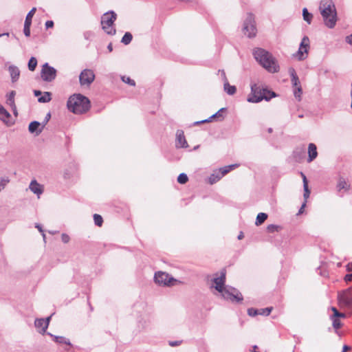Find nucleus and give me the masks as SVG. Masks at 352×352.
<instances>
[{"label": "nucleus", "instance_id": "obj_51", "mask_svg": "<svg viewBox=\"0 0 352 352\" xmlns=\"http://www.w3.org/2000/svg\"><path fill=\"white\" fill-rule=\"evenodd\" d=\"M54 26V22L52 21H47L45 22V28L47 29L51 28Z\"/></svg>", "mask_w": 352, "mask_h": 352}, {"label": "nucleus", "instance_id": "obj_1", "mask_svg": "<svg viewBox=\"0 0 352 352\" xmlns=\"http://www.w3.org/2000/svg\"><path fill=\"white\" fill-rule=\"evenodd\" d=\"M226 276V270H222L220 276L213 279L215 289L221 294L224 299L232 302H241L243 299L241 293L233 287L225 285Z\"/></svg>", "mask_w": 352, "mask_h": 352}, {"label": "nucleus", "instance_id": "obj_25", "mask_svg": "<svg viewBox=\"0 0 352 352\" xmlns=\"http://www.w3.org/2000/svg\"><path fill=\"white\" fill-rule=\"evenodd\" d=\"M51 95L50 92L45 91L43 95L38 98V101L42 103L48 102L51 100Z\"/></svg>", "mask_w": 352, "mask_h": 352}, {"label": "nucleus", "instance_id": "obj_31", "mask_svg": "<svg viewBox=\"0 0 352 352\" xmlns=\"http://www.w3.org/2000/svg\"><path fill=\"white\" fill-rule=\"evenodd\" d=\"M36 10V8H32V10L28 13V14L25 17V23H28L30 25L32 24V19Z\"/></svg>", "mask_w": 352, "mask_h": 352}, {"label": "nucleus", "instance_id": "obj_63", "mask_svg": "<svg viewBox=\"0 0 352 352\" xmlns=\"http://www.w3.org/2000/svg\"><path fill=\"white\" fill-rule=\"evenodd\" d=\"M14 95H15V92L14 91H12L10 92V95L8 96V97L14 98Z\"/></svg>", "mask_w": 352, "mask_h": 352}, {"label": "nucleus", "instance_id": "obj_15", "mask_svg": "<svg viewBox=\"0 0 352 352\" xmlns=\"http://www.w3.org/2000/svg\"><path fill=\"white\" fill-rule=\"evenodd\" d=\"M226 111H216V113L212 115L208 118L201 120V121L195 122L194 124L197 125L201 123L212 122L214 120L217 121H221L224 119V118L226 116Z\"/></svg>", "mask_w": 352, "mask_h": 352}, {"label": "nucleus", "instance_id": "obj_18", "mask_svg": "<svg viewBox=\"0 0 352 352\" xmlns=\"http://www.w3.org/2000/svg\"><path fill=\"white\" fill-rule=\"evenodd\" d=\"M29 188L33 193L37 195L38 197L43 192V186L39 184L35 179L30 182Z\"/></svg>", "mask_w": 352, "mask_h": 352}, {"label": "nucleus", "instance_id": "obj_17", "mask_svg": "<svg viewBox=\"0 0 352 352\" xmlns=\"http://www.w3.org/2000/svg\"><path fill=\"white\" fill-rule=\"evenodd\" d=\"M8 72L11 77L12 82H16L20 76V70L18 67L11 65L8 67Z\"/></svg>", "mask_w": 352, "mask_h": 352}, {"label": "nucleus", "instance_id": "obj_52", "mask_svg": "<svg viewBox=\"0 0 352 352\" xmlns=\"http://www.w3.org/2000/svg\"><path fill=\"white\" fill-rule=\"evenodd\" d=\"M306 202H307V201H305L303 202V204H302V206H301L300 208V209H299V210H298V214H302V213L303 212L304 208H305V206H306Z\"/></svg>", "mask_w": 352, "mask_h": 352}, {"label": "nucleus", "instance_id": "obj_53", "mask_svg": "<svg viewBox=\"0 0 352 352\" xmlns=\"http://www.w3.org/2000/svg\"><path fill=\"white\" fill-rule=\"evenodd\" d=\"M301 175L302 177L303 186H305V184L308 185V182H307L306 176L302 173H301Z\"/></svg>", "mask_w": 352, "mask_h": 352}, {"label": "nucleus", "instance_id": "obj_21", "mask_svg": "<svg viewBox=\"0 0 352 352\" xmlns=\"http://www.w3.org/2000/svg\"><path fill=\"white\" fill-rule=\"evenodd\" d=\"M289 74L291 76L292 83L294 87H297L300 85L299 78L296 74L295 69L292 67L289 69Z\"/></svg>", "mask_w": 352, "mask_h": 352}, {"label": "nucleus", "instance_id": "obj_57", "mask_svg": "<svg viewBox=\"0 0 352 352\" xmlns=\"http://www.w3.org/2000/svg\"><path fill=\"white\" fill-rule=\"evenodd\" d=\"M346 269L348 272H352V262L346 265Z\"/></svg>", "mask_w": 352, "mask_h": 352}, {"label": "nucleus", "instance_id": "obj_11", "mask_svg": "<svg viewBox=\"0 0 352 352\" xmlns=\"http://www.w3.org/2000/svg\"><path fill=\"white\" fill-rule=\"evenodd\" d=\"M95 79V74L91 69H83L79 76L80 84L82 86H89Z\"/></svg>", "mask_w": 352, "mask_h": 352}, {"label": "nucleus", "instance_id": "obj_58", "mask_svg": "<svg viewBox=\"0 0 352 352\" xmlns=\"http://www.w3.org/2000/svg\"><path fill=\"white\" fill-rule=\"evenodd\" d=\"M34 94L35 96H41L42 95V92L39 90H34Z\"/></svg>", "mask_w": 352, "mask_h": 352}, {"label": "nucleus", "instance_id": "obj_9", "mask_svg": "<svg viewBox=\"0 0 352 352\" xmlns=\"http://www.w3.org/2000/svg\"><path fill=\"white\" fill-rule=\"evenodd\" d=\"M338 303L341 307H352V287L343 290L338 294Z\"/></svg>", "mask_w": 352, "mask_h": 352}, {"label": "nucleus", "instance_id": "obj_20", "mask_svg": "<svg viewBox=\"0 0 352 352\" xmlns=\"http://www.w3.org/2000/svg\"><path fill=\"white\" fill-rule=\"evenodd\" d=\"M35 327L41 329L38 330L39 333L44 334L47 329V322H45L44 318H38L34 322Z\"/></svg>", "mask_w": 352, "mask_h": 352}, {"label": "nucleus", "instance_id": "obj_39", "mask_svg": "<svg viewBox=\"0 0 352 352\" xmlns=\"http://www.w3.org/2000/svg\"><path fill=\"white\" fill-rule=\"evenodd\" d=\"M30 26L31 25L24 23V28H23V32L25 36H30Z\"/></svg>", "mask_w": 352, "mask_h": 352}, {"label": "nucleus", "instance_id": "obj_14", "mask_svg": "<svg viewBox=\"0 0 352 352\" xmlns=\"http://www.w3.org/2000/svg\"><path fill=\"white\" fill-rule=\"evenodd\" d=\"M175 146L177 148H186L188 147L184 133L182 130H177L176 132Z\"/></svg>", "mask_w": 352, "mask_h": 352}, {"label": "nucleus", "instance_id": "obj_41", "mask_svg": "<svg viewBox=\"0 0 352 352\" xmlns=\"http://www.w3.org/2000/svg\"><path fill=\"white\" fill-rule=\"evenodd\" d=\"M7 104L10 106L12 110H16V106L14 104V100L13 98H10L8 96Z\"/></svg>", "mask_w": 352, "mask_h": 352}, {"label": "nucleus", "instance_id": "obj_35", "mask_svg": "<svg viewBox=\"0 0 352 352\" xmlns=\"http://www.w3.org/2000/svg\"><path fill=\"white\" fill-rule=\"evenodd\" d=\"M94 223L98 226H101L103 223V219L101 215L95 214L94 215Z\"/></svg>", "mask_w": 352, "mask_h": 352}, {"label": "nucleus", "instance_id": "obj_30", "mask_svg": "<svg viewBox=\"0 0 352 352\" xmlns=\"http://www.w3.org/2000/svg\"><path fill=\"white\" fill-rule=\"evenodd\" d=\"M133 38V36L130 32H126L122 38L121 42L124 45L129 44Z\"/></svg>", "mask_w": 352, "mask_h": 352}, {"label": "nucleus", "instance_id": "obj_55", "mask_svg": "<svg viewBox=\"0 0 352 352\" xmlns=\"http://www.w3.org/2000/svg\"><path fill=\"white\" fill-rule=\"evenodd\" d=\"M219 72H221V77H222V78H223V80L224 82H225L226 81H228V79H227V78H226V73H225V72H224L223 70H222V71H219Z\"/></svg>", "mask_w": 352, "mask_h": 352}, {"label": "nucleus", "instance_id": "obj_47", "mask_svg": "<svg viewBox=\"0 0 352 352\" xmlns=\"http://www.w3.org/2000/svg\"><path fill=\"white\" fill-rule=\"evenodd\" d=\"M35 227H36V228H38V231L42 234V236H43V239L45 240V234L44 233V231H43V228H42V226H41L40 224L36 223V226H35Z\"/></svg>", "mask_w": 352, "mask_h": 352}, {"label": "nucleus", "instance_id": "obj_50", "mask_svg": "<svg viewBox=\"0 0 352 352\" xmlns=\"http://www.w3.org/2000/svg\"><path fill=\"white\" fill-rule=\"evenodd\" d=\"M344 280L346 283L351 281L352 280V273L346 274L344 278Z\"/></svg>", "mask_w": 352, "mask_h": 352}, {"label": "nucleus", "instance_id": "obj_16", "mask_svg": "<svg viewBox=\"0 0 352 352\" xmlns=\"http://www.w3.org/2000/svg\"><path fill=\"white\" fill-rule=\"evenodd\" d=\"M43 127L44 126H43L41 122L33 121L30 123L28 130L30 133H34L36 135H38L42 132Z\"/></svg>", "mask_w": 352, "mask_h": 352}, {"label": "nucleus", "instance_id": "obj_56", "mask_svg": "<svg viewBox=\"0 0 352 352\" xmlns=\"http://www.w3.org/2000/svg\"><path fill=\"white\" fill-rule=\"evenodd\" d=\"M238 166H239L238 164H234L228 165V168H229L230 170H232L234 169L235 168H237Z\"/></svg>", "mask_w": 352, "mask_h": 352}, {"label": "nucleus", "instance_id": "obj_12", "mask_svg": "<svg viewBox=\"0 0 352 352\" xmlns=\"http://www.w3.org/2000/svg\"><path fill=\"white\" fill-rule=\"evenodd\" d=\"M309 48V39L307 36H304L300 44L299 49L295 56L300 60H305L307 58L308 50Z\"/></svg>", "mask_w": 352, "mask_h": 352}, {"label": "nucleus", "instance_id": "obj_37", "mask_svg": "<svg viewBox=\"0 0 352 352\" xmlns=\"http://www.w3.org/2000/svg\"><path fill=\"white\" fill-rule=\"evenodd\" d=\"M272 310V307H266L258 309V315L269 316Z\"/></svg>", "mask_w": 352, "mask_h": 352}, {"label": "nucleus", "instance_id": "obj_43", "mask_svg": "<svg viewBox=\"0 0 352 352\" xmlns=\"http://www.w3.org/2000/svg\"><path fill=\"white\" fill-rule=\"evenodd\" d=\"M218 170L220 171V175L222 177H223L225 175H226L227 173H228L230 171L229 168H228V166L220 168Z\"/></svg>", "mask_w": 352, "mask_h": 352}, {"label": "nucleus", "instance_id": "obj_59", "mask_svg": "<svg viewBox=\"0 0 352 352\" xmlns=\"http://www.w3.org/2000/svg\"><path fill=\"white\" fill-rule=\"evenodd\" d=\"M351 347L347 345H344L342 352H346V351L350 350Z\"/></svg>", "mask_w": 352, "mask_h": 352}, {"label": "nucleus", "instance_id": "obj_2", "mask_svg": "<svg viewBox=\"0 0 352 352\" xmlns=\"http://www.w3.org/2000/svg\"><path fill=\"white\" fill-rule=\"evenodd\" d=\"M253 56L259 64L270 73H277L280 67L276 58L269 52L263 48H255Z\"/></svg>", "mask_w": 352, "mask_h": 352}, {"label": "nucleus", "instance_id": "obj_64", "mask_svg": "<svg viewBox=\"0 0 352 352\" xmlns=\"http://www.w3.org/2000/svg\"><path fill=\"white\" fill-rule=\"evenodd\" d=\"M256 349H257V346L256 345H254L253 346V350H252V352H258L256 351Z\"/></svg>", "mask_w": 352, "mask_h": 352}, {"label": "nucleus", "instance_id": "obj_61", "mask_svg": "<svg viewBox=\"0 0 352 352\" xmlns=\"http://www.w3.org/2000/svg\"><path fill=\"white\" fill-rule=\"evenodd\" d=\"M51 317H52V316H50L46 318L45 319H44L45 322H47V327L49 326V323H50Z\"/></svg>", "mask_w": 352, "mask_h": 352}, {"label": "nucleus", "instance_id": "obj_24", "mask_svg": "<svg viewBox=\"0 0 352 352\" xmlns=\"http://www.w3.org/2000/svg\"><path fill=\"white\" fill-rule=\"evenodd\" d=\"M224 87V91L228 94V95H233L235 94L236 91V88L235 86L230 85L228 82V81H226L223 84Z\"/></svg>", "mask_w": 352, "mask_h": 352}, {"label": "nucleus", "instance_id": "obj_54", "mask_svg": "<svg viewBox=\"0 0 352 352\" xmlns=\"http://www.w3.org/2000/svg\"><path fill=\"white\" fill-rule=\"evenodd\" d=\"M346 41L350 45H352V34L346 37Z\"/></svg>", "mask_w": 352, "mask_h": 352}, {"label": "nucleus", "instance_id": "obj_60", "mask_svg": "<svg viewBox=\"0 0 352 352\" xmlns=\"http://www.w3.org/2000/svg\"><path fill=\"white\" fill-rule=\"evenodd\" d=\"M243 236H244V235H243V232H241L239 233V234L238 235L237 238H238L239 240H241V239H242L243 238Z\"/></svg>", "mask_w": 352, "mask_h": 352}, {"label": "nucleus", "instance_id": "obj_44", "mask_svg": "<svg viewBox=\"0 0 352 352\" xmlns=\"http://www.w3.org/2000/svg\"><path fill=\"white\" fill-rule=\"evenodd\" d=\"M294 96L296 98L300 97V94H302V88L300 85H298L297 87H294Z\"/></svg>", "mask_w": 352, "mask_h": 352}, {"label": "nucleus", "instance_id": "obj_62", "mask_svg": "<svg viewBox=\"0 0 352 352\" xmlns=\"http://www.w3.org/2000/svg\"><path fill=\"white\" fill-rule=\"evenodd\" d=\"M107 49L109 50V52H111L113 50V46H112V44L111 43H109L107 46Z\"/></svg>", "mask_w": 352, "mask_h": 352}, {"label": "nucleus", "instance_id": "obj_46", "mask_svg": "<svg viewBox=\"0 0 352 352\" xmlns=\"http://www.w3.org/2000/svg\"><path fill=\"white\" fill-rule=\"evenodd\" d=\"M61 239L64 243H67L69 241L70 238L67 234L63 233L61 235Z\"/></svg>", "mask_w": 352, "mask_h": 352}, {"label": "nucleus", "instance_id": "obj_45", "mask_svg": "<svg viewBox=\"0 0 352 352\" xmlns=\"http://www.w3.org/2000/svg\"><path fill=\"white\" fill-rule=\"evenodd\" d=\"M50 118H51V113H50V111H49L46 114L44 120L41 122L43 126H45L46 125V124L48 122V121L50 120Z\"/></svg>", "mask_w": 352, "mask_h": 352}, {"label": "nucleus", "instance_id": "obj_36", "mask_svg": "<svg viewBox=\"0 0 352 352\" xmlns=\"http://www.w3.org/2000/svg\"><path fill=\"white\" fill-rule=\"evenodd\" d=\"M121 79L122 80L126 83V84H129V85L131 86H135V82L134 80L131 79L130 77L129 76H122L121 77Z\"/></svg>", "mask_w": 352, "mask_h": 352}, {"label": "nucleus", "instance_id": "obj_23", "mask_svg": "<svg viewBox=\"0 0 352 352\" xmlns=\"http://www.w3.org/2000/svg\"><path fill=\"white\" fill-rule=\"evenodd\" d=\"M48 335H50V336H52L53 338H54V340L57 342V343H59V344H65L67 345H71V342L70 341L65 338V337L63 336H54L50 333H48Z\"/></svg>", "mask_w": 352, "mask_h": 352}, {"label": "nucleus", "instance_id": "obj_5", "mask_svg": "<svg viewBox=\"0 0 352 352\" xmlns=\"http://www.w3.org/2000/svg\"><path fill=\"white\" fill-rule=\"evenodd\" d=\"M67 107L68 110H90L91 102L87 97L76 94L69 98Z\"/></svg>", "mask_w": 352, "mask_h": 352}, {"label": "nucleus", "instance_id": "obj_3", "mask_svg": "<svg viewBox=\"0 0 352 352\" xmlns=\"http://www.w3.org/2000/svg\"><path fill=\"white\" fill-rule=\"evenodd\" d=\"M319 10L324 25L329 28L335 27L337 21V12L332 0H321Z\"/></svg>", "mask_w": 352, "mask_h": 352}, {"label": "nucleus", "instance_id": "obj_10", "mask_svg": "<svg viewBox=\"0 0 352 352\" xmlns=\"http://www.w3.org/2000/svg\"><path fill=\"white\" fill-rule=\"evenodd\" d=\"M154 280L159 285L164 286H169L171 285V282L176 281V280L168 273L161 271L155 273Z\"/></svg>", "mask_w": 352, "mask_h": 352}, {"label": "nucleus", "instance_id": "obj_6", "mask_svg": "<svg viewBox=\"0 0 352 352\" xmlns=\"http://www.w3.org/2000/svg\"><path fill=\"white\" fill-rule=\"evenodd\" d=\"M117 19V14L113 11H108L101 17V25L102 30L109 35H114L116 32L113 24Z\"/></svg>", "mask_w": 352, "mask_h": 352}, {"label": "nucleus", "instance_id": "obj_7", "mask_svg": "<svg viewBox=\"0 0 352 352\" xmlns=\"http://www.w3.org/2000/svg\"><path fill=\"white\" fill-rule=\"evenodd\" d=\"M243 32L245 35L249 38H253L256 35L257 30L256 28L254 17L252 14H248L243 23Z\"/></svg>", "mask_w": 352, "mask_h": 352}, {"label": "nucleus", "instance_id": "obj_26", "mask_svg": "<svg viewBox=\"0 0 352 352\" xmlns=\"http://www.w3.org/2000/svg\"><path fill=\"white\" fill-rule=\"evenodd\" d=\"M267 219V214L264 212H260L258 214L255 224L259 226L262 224Z\"/></svg>", "mask_w": 352, "mask_h": 352}, {"label": "nucleus", "instance_id": "obj_33", "mask_svg": "<svg viewBox=\"0 0 352 352\" xmlns=\"http://www.w3.org/2000/svg\"><path fill=\"white\" fill-rule=\"evenodd\" d=\"M188 180V177L186 173H180L177 177L178 183L181 184H186Z\"/></svg>", "mask_w": 352, "mask_h": 352}, {"label": "nucleus", "instance_id": "obj_42", "mask_svg": "<svg viewBox=\"0 0 352 352\" xmlns=\"http://www.w3.org/2000/svg\"><path fill=\"white\" fill-rule=\"evenodd\" d=\"M304 188V195L303 197L305 198V201H307V199L309 198L310 195V190L309 189L308 185L305 184V186H303Z\"/></svg>", "mask_w": 352, "mask_h": 352}, {"label": "nucleus", "instance_id": "obj_13", "mask_svg": "<svg viewBox=\"0 0 352 352\" xmlns=\"http://www.w3.org/2000/svg\"><path fill=\"white\" fill-rule=\"evenodd\" d=\"M11 114L10 111H0V120L7 126H11L14 122L18 116V111H12Z\"/></svg>", "mask_w": 352, "mask_h": 352}, {"label": "nucleus", "instance_id": "obj_29", "mask_svg": "<svg viewBox=\"0 0 352 352\" xmlns=\"http://www.w3.org/2000/svg\"><path fill=\"white\" fill-rule=\"evenodd\" d=\"M303 19L307 21L309 24L311 23L312 19V14L309 13L306 8L302 10Z\"/></svg>", "mask_w": 352, "mask_h": 352}, {"label": "nucleus", "instance_id": "obj_49", "mask_svg": "<svg viewBox=\"0 0 352 352\" xmlns=\"http://www.w3.org/2000/svg\"><path fill=\"white\" fill-rule=\"evenodd\" d=\"M94 34L91 31H87L84 33V38L87 40H89L91 36H93Z\"/></svg>", "mask_w": 352, "mask_h": 352}, {"label": "nucleus", "instance_id": "obj_19", "mask_svg": "<svg viewBox=\"0 0 352 352\" xmlns=\"http://www.w3.org/2000/svg\"><path fill=\"white\" fill-rule=\"evenodd\" d=\"M318 156L317 147L315 144L309 143L308 145V159L307 162H311Z\"/></svg>", "mask_w": 352, "mask_h": 352}, {"label": "nucleus", "instance_id": "obj_27", "mask_svg": "<svg viewBox=\"0 0 352 352\" xmlns=\"http://www.w3.org/2000/svg\"><path fill=\"white\" fill-rule=\"evenodd\" d=\"M337 188L338 190L340 191L342 189H344V190H348L349 188V185H348V184L346 183V182L342 179V178H340L339 179V182L338 183V185H337Z\"/></svg>", "mask_w": 352, "mask_h": 352}, {"label": "nucleus", "instance_id": "obj_28", "mask_svg": "<svg viewBox=\"0 0 352 352\" xmlns=\"http://www.w3.org/2000/svg\"><path fill=\"white\" fill-rule=\"evenodd\" d=\"M37 65V60L34 57H31L28 61V69L30 71L33 72L35 70Z\"/></svg>", "mask_w": 352, "mask_h": 352}, {"label": "nucleus", "instance_id": "obj_4", "mask_svg": "<svg viewBox=\"0 0 352 352\" xmlns=\"http://www.w3.org/2000/svg\"><path fill=\"white\" fill-rule=\"evenodd\" d=\"M276 96V94L261 85L254 84L251 85V94L248 96L247 100L249 102H258L263 100L266 101Z\"/></svg>", "mask_w": 352, "mask_h": 352}, {"label": "nucleus", "instance_id": "obj_40", "mask_svg": "<svg viewBox=\"0 0 352 352\" xmlns=\"http://www.w3.org/2000/svg\"><path fill=\"white\" fill-rule=\"evenodd\" d=\"M248 314L252 317L256 316L258 315V309L254 308H249L248 309Z\"/></svg>", "mask_w": 352, "mask_h": 352}, {"label": "nucleus", "instance_id": "obj_8", "mask_svg": "<svg viewBox=\"0 0 352 352\" xmlns=\"http://www.w3.org/2000/svg\"><path fill=\"white\" fill-rule=\"evenodd\" d=\"M57 76V70L50 66L47 63L43 65L41 70V79L47 82H51L55 80Z\"/></svg>", "mask_w": 352, "mask_h": 352}, {"label": "nucleus", "instance_id": "obj_34", "mask_svg": "<svg viewBox=\"0 0 352 352\" xmlns=\"http://www.w3.org/2000/svg\"><path fill=\"white\" fill-rule=\"evenodd\" d=\"M331 320H332V325H333V327L336 330H338V329H339L340 328H341V327H342V323H341L340 320H339V318H331Z\"/></svg>", "mask_w": 352, "mask_h": 352}, {"label": "nucleus", "instance_id": "obj_32", "mask_svg": "<svg viewBox=\"0 0 352 352\" xmlns=\"http://www.w3.org/2000/svg\"><path fill=\"white\" fill-rule=\"evenodd\" d=\"M331 309L333 312V316H331V318H344L346 317V314H345L339 312L336 307H332L331 308Z\"/></svg>", "mask_w": 352, "mask_h": 352}, {"label": "nucleus", "instance_id": "obj_22", "mask_svg": "<svg viewBox=\"0 0 352 352\" xmlns=\"http://www.w3.org/2000/svg\"><path fill=\"white\" fill-rule=\"evenodd\" d=\"M222 177H223L220 175V171L218 170H214V172L208 177V183L210 184H215Z\"/></svg>", "mask_w": 352, "mask_h": 352}, {"label": "nucleus", "instance_id": "obj_38", "mask_svg": "<svg viewBox=\"0 0 352 352\" xmlns=\"http://www.w3.org/2000/svg\"><path fill=\"white\" fill-rule=\"evenodd\" d=\"M279 228H280V227L277 225L270 224L267 227V230L268 232L273 233L275 232H278Z\"/></svg>", "mask_w": 352, "mask_h": 352}, {"label": "nucleus", "instance_id": "obj_48", "mask_svg": "<svg viewBox=\"0 0 352 352\" xmlns=\"http://www.w3.org/2000/svg\"><path fill=\"white\" fill-rule=\"evenodd\" d=\"M182 343L181 340H177V341H169L168 344L170 346H177L180 345Z\"/></svg>", "mask_w": 352, "mask_h": 352}]
</instances>
